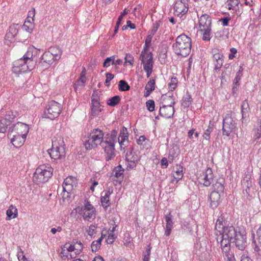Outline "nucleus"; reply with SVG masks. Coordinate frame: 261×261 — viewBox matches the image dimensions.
Wrapping results in <instances>:
<instances>
[{"label": "nucleus", "mask_w": 261, "mask_h": 261, "mask_svg": "<svg viewBox=\"0 0 261 261\" xmlns=\"http://www.w3.org/2000/svg\"><path fill=\"white\" fill-rule=\"evenodd\" d=\"M250 110V109L248 100L245 99L242 102L241 105V113L242 119H244L248 116Z\"/></svg>", "instance_id": "c756f323"}, {"label": "nucleus", "mask_w": 261, "mask_h": 261, "mask_svg": "<svg viewBox=\"0 0 261 261\" xmlns=\"http://www.w3.org/2000/svg\"><path fill=\"white\" fill-rule=\"evenodd\" d=\"M142 64H143V69L146 73L147 77H149L152 72L153 61L150 58L149 61H146Z\"/></svg>", "instance_id": "c85d7f7f"}, {"label": "nucleus", "mask_w": 261, "mask_h": 261, "mask_svg": "<svg viewBox=\"0 0 261 261\" xmlns=\"http://www.w3.org/2000/svg\"><path fill=\"white\" fill-rule=\"evenodd\" d=\"M261 137V120H260V128L258 129L257 132L253 136L254 140L258 139Z\"/></svg>", "instance_id": "338daca9"}, {"label": "nucleus", "mask_w": 261, "mask_h": 261, "mask_svg": "<svg viewBox=\"0 0 261 261\" xmlns=\"http://www.w3.org/2000/svg\"><path fill=\"white\" fill-rule=\"evenodd\" d=\"M170 82L168 84V86L171 91H173L176 88L178 83L177 79L176 77L172 76L170 78Z\"/></svg>", "instance_id": "49530a36"}, {"label": "nucleus", "mask_w": 261, "mask_h": 261, "mask_svg": "<svg viewBox=\"0 0 261 261\" xmlns=\"http://www.w3.org/2000/svg\"><path fill=\"white\" fill-rule=\"evenodd\" d=\"M117 135V131L115 129L112 130L110 134H107L105 137L104 143H108L111 142L115 144Z\"/></svg>", "instance_id": "2f4dec72"}, {"label": "nucleus", "mask_w": 261, "mask_h": 261, "mask_svg": "<svg viewBox=\"0 0 261 261\" xmlns=\"http://www.w3.org/2000/svg\"><path fill=\"white\" fill-rule=\"evenodd\" d=\"M29 131L28 125L20 122H18L16 124L9 127L8 133L15 135L27 136Z\"/></svg>", "instance_id": "9b49d317"}, {"label": "nucleus", "mask_w": 261, "mask_h": 261, "mask_svg": "<svg viewBox=\"0 0 261 261\" xmlns=\"http://www.w3.org/2000/svg\"><path fill=\"white\" fill-rule=\"evenodd\" d=\"M105 139L103 132L99 128H94L91 131L87 139L84 141V145L86 149H92L96 148L98 145H102Z\"/></svg>", "instance_id": "423d86ee"}, {"label": "nucleus", "mask_w": 261, "mask_h": 261, "mask_svg": "<svg viewBox=\"0 0 261 261\" xmlns=\"http://www.w3.org/2000/svg\"><path fill=\"white\" fill-rule=\"evenodd\" d=\"M213 125H211V123H210L207 128L204 130V132L203 135V137L204 139H205L207 141H210L211 138V134L213 131Z\"/></svg>", "instance_id": "37998d69"}, {"label": "nucleus", "mask_w": 261, "mask_h": 261, "mask_svg": "<svg viewBox=\"0 0 261 261\" xmlns=\"http://www.w3.org/2000/svg\"><path fill=\"white\" fill-rule=\"evenodd\" d=\"M63 187V198H65V193H67V197L68 196V195H69L70 192L72 190V185H68L67 186H62Z\"/></svg>", "instance_id": "3c124183"}, {"label": "nucleus", "mask_w": 261, "mask_h": 261, "mask_svg": "<svg viewBox=\"0 0 261 261\" xmlns=\"http://www.w3.org/2000/svg\"><path fill=\"white\" fill-rule=\"evenodd\" d=\"M243 69L242 67L240 66L239 71L236 73V76L233 81V83H235L236 85V84H239V82L241 80V77L243 75Z\"/></svg>", "instance_id": "8fccbe9b"}, {"label": "nucleus", "mask_w": 261, "mask_h": 261, "mask_svg": "<svg viewBox=\"0 0 261 261\" xmlns=\"http://www.w3.org/2000/svg\"><path fill=\"white\" fill-rule=\"evenodd\" d=\"M104 149L106 153V160L109 161L112 160L115 156V144L113 143H104L101 145Z\"/></svg>", "instance_id": "2eb2a0df"}, {"label": "nucleus", "mask_w": 261, "mask_h": 261, "mask_svg": "<svg viewBox=\"0 0 261 261\" xmlns=\"http://www.w3.org/2000/svg\"><path fill=\"white\" fill-rule=\"evenodd\" d=\"M76 210L79 214H83L85 220L91 222L95 218V208L89 201L86 202L84 207L76 208Z\"/></svg>", "instance_id": "1a4fd4ad"}, {"label": "nucleus", "mask_w": 261, "mask_h": 261, "mask_svg": "<svg viewBox=\"0 0 261 261\" xmlns=\"http://www.w3.org/2000/svg\"><path fill=\"white\" fill-rule=\"evenodd\" d=\"M242 185L243 189V193L244 195L248 197L250 194L252 181L249 178H244L242 181Z\"/></svg>", "instance_id": "b1692460"}, {"label": "nucleus", "mask_w": 261, "mask_h": 261, "mask_svg": "<svg viewBox=\"0 0 261 261\" xmlns=\"http://www.w3.org/2000/svg\"><path fill=\"white\" fill-rule=\"evenodd\" d=\"M199 28L205 29L212 28V18L207 14H202L199 18Z\"/></svg>", "instance_id": "aec40b11"}, {"label": "nucleus", "mask_w": 261, "mask_h": 261, "mask_svg": "<svg viewBox=\"0 0 261 261\" xmlns=\"http://www.w3.org/2000/svg\"><path fill=\"white\" fill-rule=\"evenodd\" d=\"M53 170V168L48 164L40 165L34 173V182L38 185L47 181L52 176Z\"/></svg>", "instance_id": "39448f33"}, {"label": "nucleus", "mask_w": 261, "mask_h": 261, "mask_svg": "<svg viewBox=\"0 0 261 261\" xmlns=\"http://www.w3.org/2000/svg\"><path fill=\"white\" fill-rule=\"evenodd\" d=\"M61 105L55 100L50 101L44 112V117L51 120L57 118L61 112Z\"/></svg>", "instance_id": "0eeeda50"}, {"label": "nucleus", "mask_w": 261, "mask_h": 261, "mask_svg": "<svg viewBox=\"0 0 261 261\" xmlns=\"http://www.w3.org/2000/svg\"><path fill=\"white\" fill-rule=\"evenodd\" d=\"M182 169L183 167L180 165L176 166L175 174L173 176L174 178L177 179V182L180 180L183 176Z\"/></svg>", "instance_id": "ea45409f"}, {"label": "nucleus", "mask_w": 261, "mask_h": 261, "mask_svg": "<svg viewBox=\"0 0 261 261\" xmlns=\"http://www.w3.org/2000/svg\"><path fill=\"white\" fill-rule=\"evenodd\" d=\"M155 80L153 79H150L147 83L145 89H148L151 90L152 89V91L155 89Z\"/></svg>", "instance_id": "5fc2aeb1"}, {"label": "nucleus", "mask_w": 261, "mask_h": 261, "mask_svg": "<svg viewBox=\"0 0 261 261\" xmlns=\"http://www.w3.org/2000/svg\"><path fill=\"white\" fill-rule=\"evenodd\" d=\"M102 111V109L101 108L100 101H96V100H92L90 115L93 117L97 116Z\"/></svg>", "instance_id": "4be33fe9"}, {"label": "nucleus", "mask_w": 261, "mask_h": 261, "mask_svg": "<svg viewBox=\"0 0 261 261\" xmlns=\"http://www.w3.org/2000/svg\"><path fill=\"white\" fill-rule=\"evenodd\" d=\"M165 220L166 222V230L165 232V234L166 236H169L171 230L173 228V222L172 221V216L171 215L170 213H169L168 215H167L165 217Z\"/></svg>", "instance_id": "cd10ccee"}, {"label": "nucleus", "mask_w": 261, "mask_h": 261, "mask_svg": "<svg viewBox=\"0 0 261 261\" xmlns=\"http://www.w3.org/2000/svg\"><path fill=\"white\" fill-rule=\"evenodd\" d=\"M100 92H97L96 90H94L91 96V101L93 100L100 101Z\"/></svg>", "instance_id": "052dcab7"}, {"label": "nucleus", "mask_w": 261, "mask_h": 261, "mask_svg": "<svg viewBox=\"0 0 261 261\" xmlns=\"http://www.w3.org/2000/svg\"><path fill=\"white\" fill-rule=\"evenodd\" d=\"M151 247L150 244L147 246L145 251L143 253V261H149V257L151 253Z\"/></svg>", "instance_id": "a18cd8bd"}, {"label": "nucleus", "mask_w": 261, "mask_h": 261, "mask_svg": "<svg viewBox=\"0 0 261 261\" xmlns=\"http://www.w3.org/2000/svg\"><path fill=\"white\" fill-rule=\"evenodd\" d=\"M230 248H229L228 253H225L224 251H222L223 255L227 257V260L226 261H232V256L230 252Z\"/></svg>", "instance_id": "774afa93"}, {"label": "nucleus", "mask_w": 261, "mask_h": 261, "mask_svg": "<svg viewBox=\"0 0 261 261\" xmlns=\"http://www.w3.org/2000/svg\"><path fill=\"white\" fill-rule=\"evenodd\" d=\"M33 49L29 48L22 58L14 62V67L19 68V72H29L35 68L36 62L34 60Z\"/></svg>", "instance_id": "7ed1b4c3"}, {"label": "nucleus", "mask_w": 261, "mask_h": 261, "mask_svg": "<svg viewBox=\"0 0 261 261\" xmlns=\"http://www.w3.org/2000/svg\"><path fill=\"white\" fill-rule=\"evenodd\" d=\"M125 61V62L129 63L130 65H133L134 63V57L129 53L126 54Z\"/></svg>", "instance_id": "bf43d9fd"}, {"label": "nucleus", "mask_w": 261, "mask_h": 261, "mask_svg": "<svg viewBox=\"0 0 261 261\" xmlns=\"http://www.w3.org/2000/svg\"><path fill=\"white\" fill-rule=\"evenodd\" d=\"M220 215L219 216L215 225L216 232L219 229L225 227L226 224V216L227 214L226 213L224 214L221 212H220Z\"/></svg>", "instance_id": "393cba45"}, {"label": "nucleus", "mask_w": 261, "mask_h": 261, "mask_svg": "<svg viewBox=\"0 0 261 261\" xmlns=\"http://www.w3.org/2000/svg\"><path fill=\"white\" fill-rule=\"evenodd\" d=\"M64 248H66L68 252H72L74 251L75 247L71 244H66L64 246Z\"/></svg>", "instance_id": "69168bd1"}, {"label": "nucleus", "mask_w": 261, "mask_h": 261, "mask_svg": "<svg viewBox=\"0 0 261 261\" xmlns=\"http://www.w3.org/2000/svg\"><path fill=\"white\" fill-rule=\"evenodd\" d=\"M192 96L188 91L187 92L186 96L183 97L181 102V106L184 108H188L191 105L192 102Z\"/></svg>", "instance_id": "e433bc0d"}, {"label": "nucleus", "mask_w": 261, "mask_h": 261, "mask_svg": "<svg viewBox=\"0 0 261 261\" xmlns=\"http://www.w3.org/2000/svg\"><path fill=\"white\" fill-rule=\"evenodd\" d=\"M231 242L235 243V245L238 249L242 251L244 250L247 246L246 236L245 231H241Z\"/></svg>", "instance_id": "ddd939ff"}, {"label": "nucleus", "mask_w": 261, "mask_h": 261, "mask_svg": "<svg viewBox=\"0 0 261 261\" xmlns=\"http://www.w3.org/2000/svg\"><path fill=\"white\" fill-rule=\"evenodd\" d=\"M8 137L11 140V142L15 147H19L23 144L27 136L23 137L8 133Z\"/></svg>", "instance_id": "a211bd4d"}, {"label": "nucleus", "mask_w": 261, "mask_h": 261, "mask_svg": "<svg viewBox=\"0 0 261 261\" xmlns=\"http://www.w3.org/2000/svg\"><path fill=\"white\" fill-rule=\"evenodd\" d=\"M6 214L9 220L14 219L17 216V209L15 206L11 205L7 210Z\"/></svg>", "instance_id": "c9c22d12"}, {"label": "nucleus", "mask_w": 261, "mask_h": 261, "mask_svg": "<svg viewBox=\"0 0 261 261\" xmlns=\"http://www.w3.org/2000/svg\"><path fill=\"white\" fill-rule=\"evenodd\" d=\"M161 24L162 21L160 20L155 21V22L153 24L152 29L149 32V33L154 36Z\"/></svg>", "instance_id": "09e8293b"}, {"label": "nucleus", "mask_w": 261, "mask_h": 261, "mask_svg": "<svg viewBox=\"0 0 261 261\" xmlns=\"http://www.w3.org/2000/svg\"><path fill=\"white\" fill-rule=\"evenodd\" d=\"M159 60L161 64H166L167 62V53H160L159 56Z\"/></svg>", "instance_id": "6e6d98bb"}, {"label": "nucleus", "mask_w": 261, "mask_h": 261, "mask_svg": "<svg viewBox=\"0 0 261 261\" xmlns=\"http://www.w3.org/2000/svg\"><path fill=\"white\" fill-rule=\"evenodd\" d=\"M241 231L240 228H235L233 226H225L216 232V240L220 244L222 251H224L226 253H228L230 248V243Z\"/></svg>", "instance_id": "f257e3e1"}, {"label": "nucleus", "mask_w": 261, "mask_h": 261, "mask_svg": "<svg viewBox=\"0 0 261 261\" xmlns=\"http://www.w3.org/2000/svg\"><path fill=\"white\" fill-rule=\"evenodd\" d=\"M95 228H96V226L95 225H94L93 224L89 226L88 230H87L88 234L89 236H92L94 234H95L96 233Z\"/></svg>", "instance_id": "e2e57ef3"}, {"label": "nucleus", "mask_w": 261, "mask_h": 261, "mask_svg": "<svg viewBox=\"0 0 261 261\" xmlns=\"http://www.w3.org/2000/svg\"><path fill=\"white\" fill-rule=\"evenodd\" d=\"M6 118L0 121V133H5L6 132L7 126L10 124V121Z\"/></svg>", "instance_id": "79ce46f5"}, {"label": "nucleus", "mask_w": 261, "mask_h": 261, "mask_svg": "<svg viewBox=\"0 0 261 261\" xmlns=\"http://www.w3.org/2000/svg\"><path fill=\"white\" fill-rule=\"evenodd\" d=\"M146 105L147 110L150 112H153L155 108V103L153 100L150 99L146 101Z\"/></svg>", "instance_id": "603ef678"}, {"label": "nucleus", "mask_w": 261, "mask_h": 261, "mask_svg": "<svg viewBox=\"0 0 261 261\" xmlns=\"http://www.w3.org/2000/svg\"><path fill=\"white\" fill-rule=\"evenodd\" d=\"M203 178L200 181L205 187H208L214 182L216 177L214 176L212 169L207 168L203 173Z\"/></svg>", "instance_id": "dca6fc26"}, {"label": "nucleus", "mask_w": 261, "mask_h": 261, "mask_svg": "<svg viewBox=\"0 0 261 261\" xmlns=\"http://www.w3.org/2000/svg\"><path fill=\"white\" fill-rule=\"evenodd\" d=\"M237 128L236 123L233 120L230 112H227L223 117L222 133L223 135L229 137Z\"/></svg>", "instance_id": "6e6552de"}, {"label": "nucleus", "mask_w": 261, "mask_h": 261, "mask_svg": "<svg viewBox=\"0 0 261 261\" xmlns=\"http://www.w3.org/2000/svg\"><path fill=\"white\" fill-rule=\"evenodd\" d=\"M20 27L18 24H11L6 34L5 40L7 43H12L15 40V38L18 33Z\"/></svg>", "instance_id": "4468645a"}, {"label": "nucleus", "mask_w": 261, "mask_h": 261, "mask_svg": "<svg viewBox=\"0 0 261 261\" xmlns=\"http://www.w3.org/2000/svg\"><path fill=\"white\" fill-rule=\"evenodd\" d=\"M100 201H101V205L106 210L110 205V201L109 199H108V198H106L103 197H101Z\"/></svg>", "instance_id": "4d7b16f0"}, {"label": "nucleus", "mask_w": 261, "mask_h": 261, "mask_svg": "<svg viewBox=\"0 0 261 261\" xmlns=\"http://www.w3.org/2000/svg\"><path fill=\"white\" fill-rule=\"evenodd\" d=\"M63 138L59 136L52 140L51 148L47 150L51 159L54 160L62 159L66 154Z\"/></svg>", "instance_id": "20e7f679"}, {"label": "nucleus", "mask_w": 261, "mask_h": 261, "mask_svg": "<svg viewBox=\"0 0 261 261\" xmlns=\"http://www.w3.org/2000/svg\"><path fill=\"white\" fill-rule=\"evenodd\" d=\"M106 81H105V85L107 86H109V82L112 80L113 79L114 76L113 74L110 73V72H108V73H107L106 74Z\"/></svg>", "instance_id": "680f3d73"}, {"label": "nucleus", "mask_w": 261, "mask_h": 261, "mask_svg": "<svg viewBox=\"0 0 261 261\" xmlns=\"http://www.w3.org/2000/svg\"><path fill=\"white\" fill-rule=\"evenodd\" d=\"M224 55L221 53H217L213 56V61L215 65L214 70L219 71L224 62Z\"/></svg>", "instance_id": "6ab92c4d"}, {"label": "nucleus", "mask_w": 261, "mask_h": 261, "mask_svg": "<svg viewBox=\"0 0 261 261\" xmlns=\"http://www.w3.org/2000/svg\"><path fill=\"white\" fill-rule=\"evenodd\" d=\"M240 3V2L239 0H227L226 4L228 6V9H232L233 10L236 8V7H238Z\"/></svg>", "instance_id": "c03bdc74"}, {"label": "nucleus", "mask_w": 261, "mask_h": 261, "mask_svg": "<svg viewBox=\"0 0 261 261\" xmlns=\"http://www.w3.org/2000/svg\"><path fill=\"white\" fill-rule=\"evenodd\" d=\"M225 183V179L223 177H216L214 182L212 184L214 190L223 193Z\"/></svg>", "instance_id": "412c9836"}, {"label": "nucleus", "mask_w": 261, "mask_h": 261, "mask_svg": "<svg viewBox=\"0 0 261 261\" xmlns=\"http://www.w3.org/2000/svg\"><path fill=\"white\" fill-rule=\"evenodd\" d=\"M118 89L120 91H126L130 89V86L124 80H120L118 84Z\"/></svg>", "instance_id": "a19ab883"}, {"label": "nucleus", "mask_w": 261, "mask_h": 261, "mask_svg": "<svg viewBox=\"0 0 261 261\" xmlns=\"http://www.w3.org/2000/svg\"><path fill=\"white\" fill-rule=\"evenodd\" d=\"M55 60H54V57H51L50 53L48 51H45L41 58V60L38 64L39 67H41L44 63L47 64L48 65L51 64Z\"/></svg>", "instance_id": "a878e982"}, {"label": "nucleus", "mask_w": 261, "mask_h": 261, "mask_svg": "<svg viewBox=\"0 0 261 261\" xmlns=\"http://www.w3.org/2000/svg\"><path fill=\"white\" fill-rule=\"evenodd\" d=\"M254 233L252 234V237L253 239V249L254 251L258 254L259 257L261 256V248L258 246L256 244V241L254 240Z\"/></svg>", "instance_id": "864d4df0"}, {"label": "nucleus", "mask_w": 261, "mask_h": 261, "mask_svg": "<svg viewBox=\"0 0 261 261\" xmlns=\"http://www.w3.org/2000/svg\"><path fill=\"white\" fill-rule=\"evenodd\" d=\"M120 97L118 95H115L109 98L107 102L108 106L111 107L116 106L120 101Z\"/></svg>", "instance_id": "4c0bfd02"}, {"label": "nucleus", "mask_w": 261, "mask_h": 261, "mask_svg": "<svg viewBox=\"0 0 261 261\" xmlns=\"http://www.w3.org/2000/svg\"><path fill=\"white\" fill-rule=\"evenodd\" d=\"M128 133L126 127L123 126L120 131L118 137V142L120 144V147H122L124 145V142L126 140L128 139Z\"/></svg>", "instance_id": "7c9ffc66"}, {"label": "nucleus", "mask_w": 261, "mask_h": 261, "mask_svg": "<svg viewBox=\"0 0 261 261\" xmlns=\"http://www.w3.org/2000/svg\"><path fill=\"white\" fill-rule=\"evenodd\" d=\"M230 54L228 56V58L230 60H232L235 57V55L237 53V50L234 47H232L230 49Z\"/></svg>", "instance_id": "0e129e2a"}, {"label": "nucleus", "mask_w": 261, "mask_h": 261, "mask_svg": "<svg viewBox=\"0 0 261 261\" xmlns=\"http://www.w3.org/2000/svg\"><path fill=\"white\" fill-rule=\"evenodd\" d=\"M48 51L50 53L51 57H54L55 61L59 60L62 54V49L58 46H52L49 47Z\"/></svg>", "instance_id": "bb28decb"}, {"label": "nucleus", "mask_w": 261, "mask_h": 261, "mask_svg": "<svg viewBox=\"0 0 261 261\" xmlns=\"http://www.w3.org/2000/svg\"><path fill=\"white\" fill-rule=\"evenodd\" d=\"M124 170L121 165H119L114 169L112 174L115 177L123 179L124 177Z\"/></svg>", "instance_id": "72a5a7b5"}, {"label": "nucleus", "mask_w": 261, "mask_h": 261, "mask_svg": "<svg viewBox=\"0 0 261 261\" xmlns=\"http://www.w3.org/2000/svg\"><path fill=\"white\" fill-rule=\"evenodd\" d=\"M199 31L203 33L202 40L204 41H210L212 37V28H208L205 29H200Z\"/></svg>", "instance_id": "473e14b6"}, {"label": "nucleus", "mask_w": 261, "mask_h": 261, "mask_svg": "<svg viewBox=\"0 0 261 261\" xmlns=\"http://www.w3.org/2000/svg\"><path fill=\"white\" fill-rule=\"evenodd\" d=\"M173 9L175 15L181 17L188 12L189 10L188 0H176Z\"/></svg>", "instance_id": "f8f14e48"}, {"label": "nucleus", "mask_w": 261, "mask_h": 261, "mask_svg": "<svg viewBox=\"0 0 261 261\" xmlns=\"http://www.w3.org/2000/svg\"><path fill=\"white\" fill-rule=\"evenodd\" d=\"M166 96H167V95ZM168 97L172 99L171 103L168 105H163L162 107H161L159 111V115L165 118H171L175 112L173 107L175 104V101L173 99V94L172 93H169Z\"/></svg>", "instance_id": "9d476101"}, {"label": "nucleus", "mask_w": 261, "mask_h": 261, "mask_svg": "<svg viewBox=\"0 0 261 261\" xmlns=\"http://www.w3.org/2000/svg\"><path fill=\"white\" fill-rule=\"evenodd\" d=\"M86 81V69L83 68L80 77L76 80L74 84V88L76 91L77 89H82L85 86V83Z\"/></svg>", "instance_id": "5701e85b"}, {"label": "nucleus", "mask_w": 261, "mask_h": 261, "mask_svg": "<svg viewBox=\"0 0 261 261\" xmlns=\"http://www.w3.org/2000/svg\"><path fill=\"white\" fill-rule=\"evenodd\" d=\"M115 59V57L114 56L107 58L103 63V67L107 68L111 65H113V63H114V59Z\"/></svg>", "instance_id": "de8ad7c7"}, {"label": "nucleus", "mask_w": 261, "mask_h": 261, "mask_svg": "<svg viewBox=\"0 0 261 261\" xmlns=\"http://www.w3.org/2000/svg\"><path fill=\"white\" fill-rule=\"evenodd\" d=\"M20 251H18L17 257L19 261H29L24 254V252L19 248Z\"/></svg>", "instance_id": "13d9d810"}, {"label": "nucleus", "mask_w": 261, "mask_h": 261, "mask_svg": "<svg viewBox=\"0 0 261 261\" xmlns=\"http://www.w3.org/2000/svg\"><path fill=\"white\" fill-rule=\"evenodd\" d=\"M179 151L177 148H172L169 150L168 161L170 163H173L174 160L179 155Z\"/></svg>", "instance_id": "f704fd0d"}, {"label": "nucleus", "mask_w": 261, "mask_h": 261, "mask_svg": "<svg viewBox=\"0 0 261 261\" xmlns=\"http://www.w3.org/2000/svg\"><path fill=\"white\" fill-rule=\"evenodd\" d=\"M223 193L213 190L209 196L210 200V207L215 209L219 205L220 203V197Z\"/></svg>", "instance_id": "f3484780"}, {"label": "nucleus", "mask_w": 261, "mask_h": 261, "mask_svg": "<svg viewBox=\"0 0 261 261\" xmlns=\"http://www.w3.org/2000/svg\"><path fill=\"white\" fill-rule=\"evenodd\" d=\"M150 58L151 60H153L152 53L151 51L144 54L141 53L139 57V60L141 61V63L146 62V61H149Z\"/></svg>", "instance_id": "58836bf2"}, {"label": "nucleus", "mask_w": 261, "mask_h": 261, "mask_svg": "<svg viewBox=\"0 0 261 261\" xmlns=\"http://www.w3.org/2000/svg\"><path fill=\"white\" fill-rule=\"evenodd\" d=\"M191 46V38L185 34H182L176 38L175 43L172 45V49L177 55L186 57L190 54Z\"/></svg>", "instance_id": "f03ea898"}]
</instances>
